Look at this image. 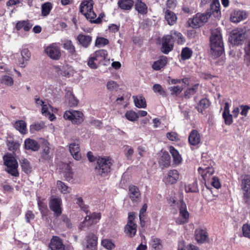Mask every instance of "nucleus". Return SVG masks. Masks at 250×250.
<instances>
[{
    "label": "nucleus",
    "instance_id": "1",
    "mask_svg": "<svg viewBox=\"0 0 250 250\" xmlns=\"http://www.w3.org/2000/svg\"><path fill=\"white\" fill-rule=\"evenodd\" d=\"M210 54L214 58L221 55L224 51V45L220 30H212L210 37Z\"/></svg>",
    "mask_w": 250,
    "mask_h": 250
},
{
    "label": "nucleus",
    "instance_id": "2",
    "mask_svg": "<svg viewBox=\"0 0 250 250\" xmlns=\"http://www.w3.org/2000/svg\"><path fill=\"white\" fill-rule=\"evenodd\" d=\"M112 164L113 161L109 157H99L97 160L96 173L102 177L107 176L111 171Z\"/></svg>",
    "mask_w": 250,
    "mask_h": 250
},
{
    "label": "nucleus",
    "instance_id": "3",
    "mask_svg": "<svg viewBox=\"0 0 250 250\" xmlns=\"http://www.w3.org/2000/svg\"><path fill=\"white\" fill-rule=\"evenodd\" d=\"M93 4L92 0H84L80 5V12L89 21H92L96 17L93 11Z\"/></svg>",
    "mask_w": 250,
    "mask_h": 250
},
{
    "label": "nucleus",
    "instance_id": "4",
    "mask_svg": "<svg viewBox=\"0 0 250 250\" xmlns=\"http://www.w3.org/2000/svg\"><path fill=\"white\" fill-rule=\"evenodd\" d=\"M3 160L4 165L6 166V171L12 176H18V164L15 158L11 154H7L3 156Z\"/></svg>",
    "mask_w": 250,
    "mask_h": 250
},
{
    "label": "nucleus",
    "instance_id": "5",
    "mask_svg": "<svg viewBox=\"0 0 250 250\" xmlns=\"http://www.w3.org/2000/svg\"><path fill=\"white\" fill-rule=\"evenodd\" d=\"M209 16L208 13H197L192 18L188 19V23L193 28H198L208 21Z\"/></svg>",
    "mask_w": 250,
    "mask_h": 250
},
{
    "label": "nucleus",
    "instance_id": "6",
    "mask_svg": "<svg viewBox=\"0 0 250 250\" xmlns=\"http://www.w3.org/2000/svg\"><path fill=\"white\" fill-rule=\"evenodd\" d=\"M213 163V162L210 160L206 162L203 161L202 166L198 169L199 173L205 181H208L214 172L212 165Z\"/></svg>",
    "mask_w": 250,
    "mask_h": 250
},
{
    "label": "nucleus",
    "instance_id": "7",
    "mask_svg": "<svg viewBox=\"0 0 250 250\" xmlns=\"http://www.w3.org/2000/svg\"><path fill=\"white\" fill-rule=\"evenodd\" d=\"M63 117L65 119L71 121L74 124H80L83 121V113L77 110L66 111L63 115Z\"/></svg>",
    "mask_w": 250,
    "mask_h": 250
},
{
    "label": "nucleus",
    "instance_id": "8",
    "mask_svg": "<svg viewBox=\"0 0 250 250\" xmlns=\"http://www.w3.org/2000/svg\"><path fill=\"white\" fill-rule=\"evenodd\" d=\"M134 213L129 212L128 213V221L125 227V232L129 237H133L137 231V225L134 222Z\"/></svg>",
    "mask_w": 250,
    "mask_h": 250
},
{
    "label": "nucleus",
    "instance_id": "9",
    "mask_svg": "<svg viewBox=\"0 0 250 250\" xmlns=\"http://www.w3.org/2000/svg\"><path fill=\"white\" fill-rule=\"evenodd\" d=\"M174 42L171 35L164 36L162 39L161 51L165 54H167L173 49Z\"/></svg>",
    "mask_w": 250,
    "mask_h": 250
},
{
    "label": "nucleus",
    "instance_id": "10",
    "mask_svg": "<svg viewBox=\"0 0 250 250\" xmlns=\"http://www.w3.org/2000/svg\"><path fill=\"white\" fill-rule=\"evenodd\" d=\"M189 213L187 209L186 204L183 201H180L179 205V215L177 219L176 223L178 224H184L188 222Z\"/></svg>",
    "mask_w": 250,
    "mask_h": 250
},
{
    "label": "nucleus",
    "instance_id": "11",
    "mask_svg": "<svg viewBox=\"0 0 250 250\" xmlns=\"http://www.w3.org/2000/svg\"><path fill=\"white\" fill-rule=\"evenodd\" d=\"M101 218V214L100 212H93L89 215L85 216L84 220L80 225V227L82 229L83 227H88L91 225L97 224Z\"/></svg>",
    "mask_w": 250,
    "mask_h": 250
},
{
    "label": "nucleus",
    "instance_id": "12",
    "mask_svg": "<svg viewBox=\"0 0 250 250\" xmlns=\"http://www.w3.org/2000/svg\"><path fill=\"white\" fill-rule=\"evenodd\" d=\"M180 174L176 169H172L167 171L165 175L163 181L166 185L176 184L179 179Z\"/></svg>",
    "mask_w": 250,
    "mask_h": 250
},
{
    "label": "nucleus",
    "instance_id": "13",
    "mask_svg": "<svg viewBox=\"0 0 250 250\" xmlns=\"http://www.w3.org/2000/svg\"><path fill=\"white\" fill-rule=\"evenodd\" d=\"M45 52L48 57L53 60H59L61 56L60 48L54 43L46 47L45 49Z\"/></svg>",
    "mask_w": 250,
    "mask_h": 250
},
{
    "label": "nucleus",
    "instance_id": "14",
    "mask_svg": "<svg viewBox=\"0 0 250 250\" xmlns=\"http://www.w3.org/2000/svg\"><path fill=\"white\" fill-rule=\"evenodd\" d=\"M62 199L60 197L52 196L49 202V207L50 209L54 212L57 216L61 215L62 213Z\"/></svg>",
    "mask_w": 250,
    "mask_h": 250
},
{
    "label": "nucleus",
    "instance_id": "15",
    "mask_svg": "<svg viewBox=\"0 0 250 250\" xmlns=\"http://www.w3.org/2000/svg\"><path fill=\"white\" fill-rule=\"evenodd\" d=\"M230 40L234 44H239L245 40L244 28H237L232 31Z\"/></svg>",
    "mask_w": 250,
    "mask_h": 250
},
{
    "label": "nucleus",
    "instance_id": "16",
    "mask_svg": "<svg viewBox=\"0 0 250 250\" xmlns=\"http://www.w3.org/2000/svg\"><path fill=\"white\" fill-rule=\"evenodd\" d=\"M98 238L94 233H89L86 237V243L84 250H96Z\"/></svg>",
    "mask_w": 250,
    "mask_h": 250
},
{
    "label": "nucleus",
    "instance_id": "17",
    "mask_svg": "<svg viewBox=\"0 0 250 250\" xmlns=\"http://www.w3.org/2000/svg\"><path fill=\"white\" fill-rule=\"evenodd\" d=\"M248 17L247 12L243 10H235L230 14V20L234 23H238L245 20Z\"/></svg>",
    "mask_w": 250,
    "mask_h": 250
},
{
    "label": "nucleus",
    "instance_id": "18",
    "mask_svg": "<svg viewBox=\"0 0 250 250\" xmlns=\"http://www.w3.org/2000/svg\"><path fill=\"white\" fill-rule=\"evenodd\" d=\"M40 143L42 145V151L41 152V158L45 161H49L52 158V155L50 153L49 147V143L44 139H41Z\"/></svg>",
    "mask_w": 250,
    "mask_h": 250
},
{
    "label": "nucleus",
    "instance_id": "19",
    "mask_svg": "<svg viewBox=\"0 0 250 250\" xmlns=\"http://www.w3.org/2000/svg\"><path fill=\"white\" fill-rule=\"evenodd\" d=\"M128 189V195L131 200L134 203L139 202L141 199V193L138 188L134 185H130Z\"/></svg>",
    "mask_w": 250,
    "mask_h": 250
},
{
    "label": "nucleus",
    "instance_id": "20",
    "mask_svg": "<svg viewBox=\"0 0 250 250\" xmlns=\"http://www.w3.org/2000/svg\"><path fill=\"white\" fill-rule=\"evenodd\" d=\"M57 110L56 108H54L48 104H45L42 107V113L43 115L47 117L51 121H54L56 119V117L53 112H55Z\"/></svg>",
    "mask_w": 250,
    "mask_h": 250
},
{
    "label": "nucleus",
    "instance_id": "21",
    "mask_svg": "<svg viewBox=\"0 0 250 250\" xmlns=\"http://www.w3.org/2000/svg\"><path fill=\"white\" fill-rule=\"evenodd\" d=\"M49 248L51 250H64V245L59 237L53 236L50 240Z\"/></svg>",
    "mask_w": 250,
    "mask_h": 250
},
{
    "label": "nucleus",
    "instance_id": "22",
    "mask_svg": "<svg viewBox=\"0 0 250 250\" xmlns=\"http://www.w3.org/2000/svg\"><path fill=\"white\" fill-rule=\"evenodd\" d=\"M188 143L192 146L199 145L201 142V136L197 130H192L188 136Z\"/></svg>",
    "mask_w": 250,
    "mask_h": 250
},
{
    "label": "nucleus",
    "instance_id": "23",
    "mask_svg": "<svg viewBox=\"0 0 250 250\" xmlns=\"http://www.w3.org/2000/svg\"><path fill=\"white\" fill-rule=\"evenodd\" d=\"M79 144L76 143H72L69 145L70 152L76 160H80L82 158L81 153L80 152Z\"/></svg>",
    "mask_w": 250,
    "mask_h": 250
},
{
    "label": "nucleus",
    "instance_id": "24",
    "mask_svg": "<svg viewBox=\"0 0 250 250\" xmlns=\"http://www.w3.org/2000/svg\"><path fill=\"white\" fill-rule=\"evenodd\" d=\"M79 44L84 48L89 47L92 42V37L89 35L80 34L77 38Z\"/></svg>",
    "mask_w": 250,
    "mask_h": 250
},
{
    "label": "nucleus",
    "instance_id": "25",
    "mask_svg": "<svg viewBox=\"0 0 250 250\" xmlns=\"http://www.w3.org/2000/svg\"><path fill=\"white\" fill-rule=\"evenodd\" d=\"M24 145L25 149L34 151H38L40 147L39 144L36 141L30 138L25 140Z\"/></svg>",
    "mask_w": 250,
    "mask_h": 250
},
{
    "label": "nucleus",
    "instance_id": "26",
    "mask_svg": "<svg viewBox=\"0 0 250 250\" xmlns=\"http://www.w3.org/2000/svg\"><path fill=\"white\" fill-rule=\"evenodd\" d=\"M21 58L19 60L18 65L21 67H24L26 62L30 58V53L27 48H23L21 52Z\"/></svg>",
    "mask_w": 250,
    "mask_h": 250
},
{
    "label": "nucleus",
    "instance_id": "27",
    "mask_svg": "<svg viewBox=\"0 0 250 250\" xmlns=\"http://www.w3.org/2000/svg\"><path fill=\"white\" fill-rule=\"evenodd\" d=\"M195 237L198 243H203L208 238V234L206 230L197 229L195 231Z\"/></svg>",
    "mask_w": 250,
    "mask_h": 250
},
{
    "label": "nucleus",
    "instance_id": "28",
    "mask_svg": "<svg viewBox=\"0 0 250 250\" xmlns=\"http://www.w3.org/2000/svg\"><path fill=\"white\" fill-rule=\"evenodd\" d=\"M169 151L172 157L173 164L178 166L181 164L182 158L178 151L172 146H169Z\"/></svg>",
    "mask_w": 250,
    "mask_h": 250
},
{
    "label": "nucleus",
    "instance_id": "29",
    "mask_svg": "<svg viewBox=\"0 0 250 250\" xmlns=\"http://www.w3.org/2000/svg\"><path fill=\"white\" fill-rule=\"evenodd\" d=\"M134 7L135 10L140 14L146 15L147 13V6L142 0H136Z\"/></svg>",
    "mask_w": 250,
    "mask_h": 250
},
{
    "label": "nucleus",
    "instance_id": "30",
    "mask_svg": "<svg viewBox=\"0 0 250 250\" xmlns=\"http://www.w3.org/2000/svg\"><path fill=\"white\" fill-rule=\"evenodd\" d=\"M167 63V58L166 56H162L158 60L153 62L152 68L153 70L158 71L164 68Z\"/></svg>",
    "mask_w": 250,
    "mask_h": 250
},
{
    "label": "nucleus",
    "instance_id": "31",
    "mask_svg": "<svg viewBox=\"0 0 250 250\" xmlns=\"http://www.w3.org/2000/svg\"><path fill=\"white\" fill-rule=\"evenodd\" d=\"M32 26V24L28 20H23L17 22L16 28L19 31L23 29L24 31L27 32L31 29Z\"/></svg>",
    "mask_w": 250,
    "mask_h": 250
},
{
    "label": "nucleus",
    "instance_id": "32",
    "mask_svg": "<svg viewBox=\"0 0 250 250\" xmlns=\"http://www.w3.org/2000/svg\"><path fill=\"white\" fill-rule=\"evenodd\" d=\"M210 2V9L212 11L218 13L220 12V3L218 0H201L200 4L204 6Z\"/></svg>",
    "mask_w": 250,
    "mask_h": 250
},
{
    "label": "nucleus",
    "instance_id": "33",
    "mask_svg": "<svg viewBox=\"0 0 250 250\" xmlns=\"http://www.w3.org/2000/svg\"><path fill=\"white\" fill-rule=\"evenodd\" d=\"M91 55L95 59L97 62L100 63L106 59L107 56V52L105 50L101 49L95 51Z\"/></svg>",
    "mask_w": 250,
    "mask_h": 250
},
{
    "label": "nucleus",
    "instance_id": "34",
    "mask_svg": "<svg viewBox=\"0 0 250 250\" xmlns=\"http://www.w3.org/2000/svg\"><path fill=\"white\" fill-rule=\"evenodd\" d=\"M241 187L243 191H250V175L245 174L241 176Z\"/></svg>",
    "mask_w": 250,
    "mask_h": 250
},
{
    "label": "nucleus",
    "instance_id": "35",
    "mask_svg": "<svg viewBox=\"0 0 250 250\" xmlns=\"http://www.w3.org/2000/svg\"><path fill=\"white\" fill-rule=\"evenodd\" d=\"M132 99L135 105L139 108H145L146 107V103L144 97L142 95L133 96Z\"/></svg>",
    "mask_w": 250,
    "mask_h": 250
},
{
    "label": "nucleus",
    "instance_id": "36",
    "mask_svg": "<svg viewBox=\"0 0 250 250\" xmlns=\"http://www.w3.org/2000/svg\"><path fill=\"white\" fill-rule=\"evenodd\" d=\"M165 18L167 23L170 25L175 24L177 19L176 15L174 12L167 9L165 12Z\"/></svg>",
    "mask_w": 250,
    "mask_h": 250
},
{
    "label": "nucleus",
    "instance_id": "37",
    "mask_svg": "<svg viewBox=\"0 0 250 250\" xmlns=\"http://www.w3.org/2000/svg\"><path fill=\"white\" fill-rule=\"evenodd\" d=\"M134 3L133 0H119L118 2V6L124 10H130Z\"/></svg>",
    "mask_w": 250,
    "mask_h": 250
},
{
    "label": "nucleus",
    "instance_id": "38",
    "mask_svg": "<svg viewBox=\"0 0 250 250\" xmlns=\"http://www.w3.org/2000/svg\"><path fill=\"white\" fill-rule=\"evenodd\" d=\"M56 185L58 190L62 194H69L71 191V188L61 181H57Z\"/></svg>",
    "mask_w": 250,
    "mask_h": 250
},
{
    "label": "nucleus",
    "instance_id": "39",
    "mask_svg": "<svg viewBox=\"0 0 250 250\" xmlns=\"http://www.w3.org/2000/svg\"><path fill=\"white\" fill-rule=\"evenodd\" d=\"M53 8V4L50 2H46L41 5V15L42 17L48 16Z\"/></svg>",
    "mask_w": 250,
    "mask_h": 250
},
{
    "label": "nucleus",
    "instance_id": "40",
    "mask_svg": "<svg viewBox=\"0 0 250 250\" xmlns=\"http://www.w3.org/2000/svg\"><path fill=\"white\" fill-rule=\"evenodd\" d=\"M14 127L21 134H25L27 133L26 124L23 120L16 121L14 124Z\"/></svg>",
    "mask_w": 250,
    "mask_h": 250
},
{
    "label": "nucleus",
    "instance_id": "41",
    "mask_svg": "<svg viewBox=\"0 0 250 250\" xmlns=\"http://www.w3.org/2000/svg\"><path fill=\"white\" fill-rule=\"evenodd\" d=\"M64 170L62 172L66 180L69 182L73 178V172H72L70 166L67 164H63Z\"/></svg>",
    "mask_w": 250,
    "mask_h": 250
},
{
    "label": "nucleus",
    "instance_id": "42",
    "mask_svg": "<svg viewBox=\"0 0 250 250\" xmlns=\"http://www.w3.org/2000/svg\"><path fill=\"white\" fill-rule=\"evenodd\" d=\"M209 102L207 99L203 98L200 101L196 108L199 112L202 113L205 109L209 106Z\"/></svg>",
    "mask_w": 250,
    "mask_h": 250
},
{
    "label": "nucleus",
    "instance_id": "43",
    "mask_svg": "<svg viewBox=\"0 0 250 250\" xmlns=\"http://www.w3.org/2000/svg\"><path fill=\"white\" fill-rule=\"evenodd\" d=\"M192 50L187 47H184L182 49L181 57L182 60H186L190 59L192 55Z\"/></svg>",
    "mask_w": 250,
    "mask_h": 250
},
{
    "label": "nucleus",
    "instance_id": "44",
    "mask_svg": "<svg viewBox=\"0 0 250 250\" xmlns=\"http://www.w3.org/2000/svg\"><path fill=\"white\" fill-rule=\"evenodd\" d=\"M244 63L247 66H250V41L245 48Z\"/></svg>",
    "mask_w": 250,
    "mask_h": 250
},
{
    "label": "nucleus",
    "instance_id": "45",
    "mask_svg": "<svg viewBox=\"0 0 250 250\" xmlns=\"http://www.w3.org/2000/svg\"><path fill=\"white\" fill-rule=\"evenodd\" d=\"M0 83L6 86H11L14 83L13 79L8 75H4L0 80Z\"/></svg>",
    "mask_w": 250,
    "mask_h": 250
},
{
    "label": "nucleus",
    "instance_id": "46",
    "mask_svg": "<svg viewBox=\"0 0 250 250\" xmlns=\"http://www.w3.org/2000/svg\"><path fill=\"white\" fill-rule=\"evenodd\" d=\"M67 100L70 106H76L78 101L71 92H68L66 95Z\"/></svg>",
    "mask_w": 250,
    "mask_h": 250
},
{
    "label": "nucleus",
    "instance_id": "47",
    "mask_svg": "<svg viewBox=\"0 0 250 250\" xmlns=\"http://www.w3.org/2000/svg\"><path fill=\"white\" fill-rule=\"evenodd\" d=\"M125 116L127 120L131 122L137 121L139 118L138 113L133 110L127 111L125 114Z\"/></svg>",
    "mask_w": 250,
    "mask_h": 250
},
{
    "label": "nucleus",
    "instance_id": "48",
    "mask_svg": "<svg viewBox=\"0 0 250 250\" xmlns=\"http://www.w3.org/2000/svg\"><path fill=\"white\" fill-rule=\"evenodd\" d=\"M63 47L65 49L67 50L71 55H73L75 53V48L70 40L65 41Z\"/></svg>",
    "mask_w": 250,
    "mask_h": 250
},
{
    "label": "nucleus",
    "instance_id": "49",
    "mask_svg": "<svg viewBox=\"0 0 250 250\" xmlns=\"http://www.w3.org/2000/svg\"><path fill=\"white\" fill-rule=\"evenodd\" d=\"M186 192H197L198 191L197 183L194 181L192 184L185 186Z\"/></svg>",
    "mask_w": 250,
    "mask_h": 250
},
{
    "label": "nucleus",
    "instance_id": "50",
    "mask_svg": "<svg viewBox=\"0 0 250 250\" xmlns=\"http://www.w3.org/2000/svg\"><path fill=\"white\" fill-rule=\"evenodd\" d=\"M102 246L108 250H112L115 247V245L112 242V240L108 239H104L102 241Z\"/></svg>",
    "mask_w": 250,
    "mask_h": 250
},
{
    "label": "nucleus",
    "instance_id": "51",
    "mask_svg": "<svg viewBox=\"0 0 250 250\" xmlns=\"http://www.w3.org/2000/svg\"><path fill=\"white\" fill-rule=\"evenodd\" d=\"M169 35H171L172 36L173 40L174 38L177 40L178 43L182 44L184 41V37L182 34L180 32L172 30L170 32V34Z\"/></svg>",
    "mask_w": 250,
    "mask_h": 250
},
{
    "label": "nucleus",
    "instance_id": "52",
    "mask_svg": "<svg viewBox=\"0 0 250 250\" xmlns=\"http://www.w3.org/2000/svg\"><path fill=\"white\" fill-rule=\"evenodd\" d=\"M147 209V205L146 204L144 205L143 207L141 208L140 211L139 218L140 220V224L142 227L145 226V213Z\"/></svg>",
    "mask_w": 250,
    "mask_h": 250
},
{
    "label": "nucleus",
    "instance_id": "53",
    "mask_svg": "<svg viewBox=\"0 0 250 250\" xmlns=\"http://www.w3.org/2000/svg\"><path fill=\"white\" fill-rule=\"evenodd\" d=\"M20 162L22 170L26 173L30 172L31 169L28 161L25 159H23Z\"/></svg>",
    "mask_w": 250,
    "mask_h": 250
},
{
    "label": "nucleus",
    "instance_id": "54",
    "mask_svg": "<svg viewBox=\"0 0 250 250\" xmlns=\"http://www.w3.org/2000/svg\"><path fill=\"white\" fill-rule=\"evenodd\" d=\"M109 41L107 39L103 37H98L95 41V45L97 47H103L108 44Z\"/></svg>",
    "mask_w": 250,
    "mask_h": 250
},
{
    "label": "nucleus",
    "instance_id": "55",
    "mask_svg": "<svg viewBox=\"0 0 250 250\" xmlns=\"http://www.w3.org/2000/svg\"><path fill=\"white\" fill-rule=\"evenodd\" d=\"M151 245L155 250H160L162 248L161 240L157 238L152 237Z\"/></svg>",
    "mask_w": 250,
    "mask_h": 250
},
{
    "label": "nucleus",
    "instance_id": "56",
    "mask_svg": "<svg viewBox=\"0 0 250 250\" xmlns=\"http://www.w3.org/2000/svg\"><path fill=\"white\" fill-rule=\"evenodd\" d=\"M153 90L154 92L158 93L160 95L163 96H166V91L160 84H155L153 86Z\"/></svg>",
    "mask_w": 250,
    "mask_h": 250
},
{
    "label": "nucleus",
    "instance_id": "57",
    "mask_svg": "<svg viewBox=\"0 0 250 250\" xmlns=\"http://www.w3.org/2000/svg\"><path fill=\"white\" fill-rule=\"evenodd\" d=\"M38 205L40 210L42 213H45L47 210V203H44L43 201L41 200L39 198L38 199Z\"/></svg>",
    "mask_w": 250,
    "mask_h": 250
},
{
    "label": "nucleus",
    "instance_id": "58",
    "mask_svg": "<svg viewBox=\"0 0 250 250\" xmlns=\"http://www.w3.org/2000/svg\"><path fill=\"white\" fill-rule=\"evenodd\" d=\"M167 138L171 141H178L180 140L179 135L175 132H169L166 134Z\"/></svg>",
    "mask_w": 250,
    "mask_h": 250
},
{
    "label": "nucleus",
    "instance_id": "59",
    "mask_svg": "<svg viewBox=\"0 0 250 250\" xmlns=\"http://www.w3.org/2000/svg\"><path fill=\"white\" fill-rule=\"evenodd\" d=\"M223 118L224 120L225 124L226 125H229L233 122L232 115L230 114V113H223L222 114Z\"/></svg>",
    "mask_w": 250,
    "mask_h": 250
},
{
    "label": "nucleus",
    "instance_id": "60",
    "mask_svg": "<svg viewBox=\"0 0 250 250\" xmlns=\"http://www.w3.org/2000/svg\"><path fill=\"white\" fill-rule=\"evenodd\" d=\"M198 85H195L192 87L188 88L185 92V96L186 98H189L193 95L197 91Z\"/></svg>",
    "mask_w": 250,
    "mask_h": 250
},
{
    "label": "nucleus",
    "instance_id": "61",
    "mask_svg": "<svg viewBox=\"0 0 250 250\" xmlns=\"http://www.w3.org/2000/svg\"><path fill=\"white\" fill-rule=\"evenodd\" d=\"M243 235L244 237L250 239V225L248 224H244L242 227Z\"/></svg>",
    "mask_w": 250,
    "mask_h": 250
},
{
    "label": "nucleus",
    "instance_id": "62",
    "mask_svg": "<svg viewBox=\"0 0 250 250\" xmlns=\"http://www.w3.org/2000/svg\"><path fill=\"white\" fill-rule=\"evenodd\" d=\"M107 88L110 91L116 90L118 88V84L113 81H108L107 83Z\"/></svg>",
    "mask_w": 250,
    "mask_h": 250
},
{
    "label": "nucleus",
    "instance_id": "63",
    "mask_svg": "<svg viewBox=\"0 0 250 250\" xmlns=\"http://www.w3.org/2000/svg\"><path fill=\"white\" fill-rule=\"evenodd\" d=\"M99 64V63L98 62H97L95 61V60L93 56L91 55L87 63L88 66L92 69H96Z\"/></svg>",
    "mask_w": 250,
    "mask_h": 250
},
{
    "label": "nucleus",
    "instance_id": "64",
    "mask_svg": "<svg viewBox=\"0 0 250 250\" xmlns=\"http://www.w3.org/2000/svg\"><path fill=\"white\" fill-rule=\"evenodd\" d=\"M243 199L245 203L247 205H250V191H244Z\"/></svg>",
    "mask_w": 250,
    "mask_h": 250
}]
</instances>
